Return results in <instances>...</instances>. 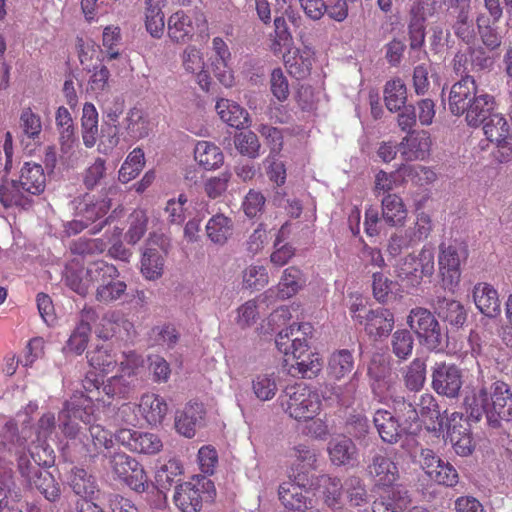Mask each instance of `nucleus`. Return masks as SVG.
Wrapping results in <instances>:
<instances>
[{
	"label": "nucleus",
	"instance_id": "nucleus-1",
	"mask_svg": "<svg viewBox=\"0 0 512 512\" xmlns=\"http://www.w3.org/2000/svg\"><path fill=\"white\" fill-rule=\"evenodd\" d=\"M495 97L479 87L475 75H465L454 83L449 93V109L465 115L470 127H479L496 110Z\"/></svg>",
	"mask_w": 512,
	"mask_h": 512
},
{
	"label": "nucleus",
	"instance_id": "nucleus-2",
	"mask_svg": "<svg viewBox=\"0 0 512 512\" xmlns=\"http://www.w3.org/2000/svg\"><path fill=\"white\" fill-rule=\"evenodd\" d=\"M465 405L471 419L479 421L485 415L491 427H498L500 420H512V393L503 381H483L466 397Z\"/></svg>",
	"mask_w": 512,
	"mask_h": 512
},
{
	"label": "nucleus",
	"instance_id": "nucleus-3",
	"mask_svg": "<svg viewBox=\"0 0 512 512\" xmlns=\"http://www.w3.org/2000/svg\"><path fill=\"white\" fill-rule=\"evenodd\" d=\"M310 323L292 324L280 331L275 339L277 349L285 356H291L289 373L302 378H314L322 369L317 353L309 350L307 336L312 333Z\"/></svg>",
	"mask_w": 512,
	"mask_h": 512
},
{
	"label": "nucleus",
	"instance_id": "nucleus-4",
	"mask_svg": "<svg viewBox=\"0 0 512 512\" xmlns=\"http://www.w3.org/2000/svg\"><path fill=\"white\" fill-rule=\"evenodd\" d=\"M46 175L42 165L25 162L16 178L3 180L0 186V203L5 208H28L33 197L44 192Z\"/></svg>",
	"mask_w": 512,
	"mask_h": 512
},
{
	"label": "nucleus",
	"instance_id": "nucleus-5",
	"mask_svg": "<svg viewBox=\"0 0 512 512\" xmlns=\"http://www.w3.org/2000/svg\"><path fill=\"white\" fill-rule=\"evenodd\" d=\"M94 421L92 401L83 393L74 394L65 402L58 415V427L68 440L62 447L63 454L70 459V454L80 448V439H84L85 427Z\"/></svg>",
	"mask_w": 512,
	"mask_h": 512
},
{
	"label": "nucleus",
	"instance_id": "nucleus-6",
	"mask_svg": "<svg viewBox=\"0 0 512 512\" xmlns=\"http://www.w3.org/2000/svg\"><path fill=\"white\" fill-rule=\"evenodd\" d=\"M279 402L285 413L295 420L313 419L321 408L318 391L302 383L286 387Z\"/></svg>",
	"mask_w": 512,
	"mask_h": 512
},
{
	"label": "nucleus",
	"instance_id": "nucleus-7",
	"mask_svg": "<svg viewBox=\"0 0 512 512\" xmlns=\"http://www.w3.org/2000/svg\"><path fill=\"white\" fill-rule=\"evenodd\" d=\"M272 50L282 55L286 68L294 77L301 79L310 73L312 52L305 46L303 50L294 43L292 34H275Z\"/></svg>",
	"mask_w": 512,
	"mask_h": 512
},
{
	"label": "nucleus",
	"instance_id": "nucleus-8",
	"mask_svg": "<svg viewBox=\"0 0 512 512\" xmlns=\"http://www.w3.org/2000/svg\"><path fill=\"white\" fill-rule=\"evenodd\" d=\"M407 324L419 341L431 351H440L444 346V335L434 314L427 308L415 307L410 310Z\"/></svg>",
	"mask_w": 512,
	"mask_h": 512
},
{
	"label": "nucleus",
	"instance_id": "nucleus-9",
	"mask_svg": "<svg viewBox=\"0 0 512 512\" xmlns=\"http://www.w3.org/2000/svg\"><path fill=\"white\" fill-rule=\"evenodd\" d=\"M214 495V483L206 477L197 476L176 486L173 500L182 512H198L203 501L212 500Z\"/></svg>",
	"mask_w": 512,
	"mask_h": 512
},
{
	"label": "nucleus",
	"instance_id": "nucleus-10",
	"mask_svg": "<svg viewBox=\"0 0 512 512\" xmlns=\"http://www.w3.org/2000/svg\"><path fill=\"white\" fill-rule=\"evenodd\" d=\"M17 467L23 483L29 489L38 490L49 502L59 500L60 486L49 471L32 465L29 457L25 454L19 455Z\"/></svg>",
	"mask_w": 512,
	"mask_h": 512
},
{
	"label": "nucleus",
	"instance_id": "nucleus-11",
	"mask_svg": "<svg viewBox=\"0 0 512 512\" xmlns=\"http://www.w3.org/2000/svg\"><path fill=\"white\" fill-rule=\"evenodd\" d=\"M111 208V199L102 194H89L78 196L73 201L75 217H83L90 225L92 234L99 233L109 222L106 217Z\"/></svg>",
	"mask_w": 512,
	"mask_h": 512
},
{
	"label": "nucleus",
	"instance_id": "nucleus-12",
	"mask_svg": "<svg viewBox=\"0 0 512 512\" xmlns=\"http://www.w3.org/2000/svg\"><path fill=\"white\" fill-rule=\"evenodd\" d=\"M465 246L457 242L441 243L438 264L444 289L454 291L461 278V264L467 259Z\"/></svg>",
	"mask_w": 512,
	"mask_h": 512
},
{
	"label": "nucleus",
	"instance_id": "nucleus-13",
	"mask_svg": "<svg viewBox=\"0 0 512 512\" xmlns=\"http://www.w3.org/2000/svg\"><path fill=\"white\" fill-rule=\"evenodd\" d=\"M398 278L407 285L415 287L421 283L424 277L431 276L434 272V250L425 245L418 256L408 255L402 258L395 269Z\"/></svg>",
	"mask_w": 512,
	"mask_h": 512
},
{
	"label": "nucleus",
	"instance_id": "nucleus-14",
	"mask_svg": "<svg viewBox=\"0 0 512 512\" xmlns=\"http://www.w3.org/2000/svg\"><path fill=\"white\" fill-rule=\"evenodd\" d=\"M463 385L462 370L453 363L436 362L431 368V387L441 396L458 398Z\"/></svg>",
	"mask_w": 512,
	"mask_h": 512
},
{
	"label": "nucleus",
	"instance_id": "nucleus-15",
	"mask_svg": "<svg viewBox=\"0 0 512 512\" xmlns=\"http://www.w3.org/2000/svg\"><path fill=\"white\" fill-rule=\"evenodd\" d=\"M308 479L300 473L293 480L283 482L279 486V500L283 506L295 512H306L313 508V498L310 491L306 489Z\"/></svg>",
	"mask_w": 512,
	"mask_h": 512
},
{
	"label": "nucleus",
	"instance_id": "nucleus-16",
	"mask_svg": "<svg viewBox=\"0 0 512 512\" xmlns=\"http://www.w3.org/2000/svg\"><path fill=\"white\" fill-rule=\"evenodd\" d=\"M419 462L426 475L434 482L447 487L458 483V472L449 462L442 460L431 449H421Z\"/></svg>",
	"mask_w": 512,
	"mask_h": 512
},
{
	"label": "nucleus",
	"instance_id": "nucleus-17",
	"mask_svg": "<svg viewBox=\"0 0 512 512\" xmlns=\"http://www.w3.org/2000/svg\"><path fill=\"white\" fill-rule=\"evenodd\" d=\"M89 434L80 439V448L75 451V455L70 454V460L89 459L90 461L98 457L105 449H109L112 444V434L99 424L92 422L85 427Z\"/></svg>",
	"mask_w": 512,
	"mask_h": 512
},
{
	"label": "nucleus",
	"instance_id": "nucleus-18",
	"mask_svg": "<svg viewBox=\"0 0 512 512\" xmlns=\"http://www.w3.org/2000/svg\"><path fill=\"white\" fill-rule=\"evenodd\" d=\"M116 440L132 452L156 454L162 449L160 438L149 432L120 429L115 434Z\"/></svg>",
	"mask_w": 512,
	"mask_h": 512
},
{
	"label": "nucleus",
	"instance_id": "nucleus-19",
	"mask_svg": "<svg viewBox=\"0 0 512 512\" xmlns=\"http://www.w3.org/2000/svg\"><path fill=\"white\" fill-rule=\"evenodd\" d=\"M137 364L126 360L121 362L120 374L112 376L103 384V392L109 397H126L135 387Z\"/></svg>",
	"mask_w": 512,
	"mask_h": 512
},
{
	"label": "nucleus",
	"instance_id": "nucleus-20",
	"mask_svg": "<svg viewBox=\"0 0 512 512\" xmlns=\"http://www.w3.org/2000/svg\"><path fill=\"white\" fill-rule=\"evenodd\" d=\"M431 138L427 131L413 130L399 143L398 151L406 161L424 160L429 156Z\"/></svg>",
	"mask_w": 512,
	"mask_h": 512
},
{
	"label": "nucleus",
	"instance_id": "nucleus-21",
	"mask_svg": "<svg viewBox=\"0 0 512 512\" xmlns=\"http://www.w3.org/2000/svg\"><path fill=\"white\" fill-rule=\"evenodd\" d=\"M363 318L366 334L374 339L387 337L394 327L393 313L382 307L365 311Z\"/></svg>",
	"mask_w": 512,
	"mask_h": 512
},
{
	"label": "nucleus",
	"instance_id": "nucleus-22",
	"mask_svg": "<svg viewBox=\"0 0 512 512\" xmlns=\"http://www.w3.org/2000/svg\"><path fill=\"white\" fill-rule=\"evenodd\" d=\"M374 426L383 442L397 443L406 432L407 427L402 426L397 417L386 409H378L373 416Z\"/></svg>",
	"mask_w": 512,
	"mask_h": 512
},
{
	"label": "nucleus",
	"instance_id": "nucleus-23",
	"mask_svg": "<svg viewBox=\"0 0 512 512\" xmlns=\"http://www.w3.org/2000/svg\"><path fill=\"white\" fill-rule=\"evenodd\" d=\"M367 473L376 486L390 487L399 477L397 465L387 456L375 454L367 465Z\"/></svg>",
	"mask_w": 512,
	"mask_h": 512
},
{
	"label": "nucleus",
	"instance_id": "nucleus-24",
	"mask_svg": "<svg viewBox=\"0 0 512 512\" xmlns=\"http://www.w3.org/2000/svg\"><path fill=\"white\" fill-rule=\"evenodd\" d=\"M432 307L442 321L453 327H462L467 320V311L458 300L437 296L432 302Z\"/></svg>",
	"mask_w": 512,
	"mask_h": 512
},
{
	"label": "nucleus",
	"instance_id": "nucleus-25",
	"mask_svg": "<svg viewBox=\"0 0 512 512\" xmlns=\"http://www.w3.org/2000/svg\"><path fill=\"white\" fill-rule=\"evenodd\" d=\"M121 128L123 129L122 135L125 134V139L131 141L148 137L152 129L147 114L137 107L129 109L121 123Z\"/></svg>",
	"mask_w": 512,
	"mask_h": 512
},
{
	"label": "nucleus",
	"instance_id": "nucleus-26",
	"mask_svg": "<svg viewBox=\"0 0 512 512\" xmlns=\"http://www.w3.org/2000/svg\"><path fill=\"white\" fill-rule=\"evenodd\" d=\"M327 451L331 462L336 466L354 467L358 463V449L351 438L331 439Z\"/></svg>",
	"mask_w": 512,
	"mask_h": 512
},
{
	"label": "nucleus",
	"instance_id": "nucleus-27",
	"mask_svg": "<svg viewBox=\"0 0 512 512\" xmlns=\"http://www.w3.org/2000/svg\"><path fill=\"white\" fill-rule=\"evenodd\" d=\"M205 410L201 403H188L183 410L178 411L175 417V428L181 435L192 438L196 428L204 419Z\"/></svg>",
	"mask_w": 512,
	"mask_h": 512
},
{
	"label": "nucleus",
	"instance_id": "nucleus-28",
	"mask_svg": "<svg viewBox=\"0 0 512 512\" xmlns=\"http://www.w3.org/2000/svg\"><path fill=\"white\" fill-rule=\"evenodd\" d=\"M473 299L478 310L489 318L500 315L501 304L497 290L488 283H478L473 288Z\"/></svg>",
	"mask_w": 512,
	"mask_h": 512
},
{
	"label": "nucleus",
	"instance_id": "nucleus-29",
	"mask_svg": "<svg viewBox=\"0 0 512 512\" xmlns=\"http://www.w3.org/2000/svg\"><path fill=\"white\" fill-rule=\"evenodd\" d=\"M274 300L275 291L273 288H270L256 299L246 301L237 309V316L235 319L237 325L241 328H246L253 325L259 316L260 306L265 305L268 308L274 302Z\"/></svg>",
	"mask_w": 512,
	"mask_h": 512
},
{
	"label": "nucleus",
	"instance_id": "nucleus-30",
	"mask_svg": "<svg viewBox=\"0 0 512 512\" xmlns=\"http://www.w3.org/2000/svg\"><path fill=\"white\" fill-rule=\"evenodd\" d=\"M67 483L72 491L84 500H93L95 494L99 492L95 477L83 468L73 467Z\"/></svg>",
	"mask_w": 512,
	"mask_h": 512
},
{
	"label": "nucleus",
	"instance_id": "nucleus-31",
	"mask_svg": "<svg viewBox=\"0 0 512 512\" xmlns=\"http://www.w3.org/2000/svg\"><path fill=\"white\" fill-rule=\"evenodd\" d=\"M207 238L215 245L223 246L232 237L234 222L223 213H216L205 225Z\"/></svg>",
	"mask_w": 512,
	"mask_h": 512
},
{
	"label": "nucleus",
	"instance_id": "nucleus-32",
	"mask_svg": "<svg viewBox=\"0 0 512 512\" xmlns=\"http://www.w3.org/2000/svg\"><path fill=\"white\" fill-rule=\"evenodd\" d=\"M355 367L353 352L348 349H339L332 352L328 358L327 373L334 380H341L348 376Z\"/></svg>",
	"mask_w": 512,
	"mask_h": 512
},
{
	"label": "nucleus",
	"instance_id": "nucleus-33",
	"mask_svg": "<svg viewBox=\"0 0 512 512\" xmlns=\"http://www.w3.org/2000/svg\"><path fill=\"white\" fill-rule=\"evenodd\" d=\"M165 266V254L158 248H145L140 261V272L149 281L162 277Z\"/></svg>",
	"mask_w": 512,
	"mask_h": 512
},
{
	"label": "nucleus",
	"instance_id": "nucleus-34",
	"mask_svg": "<svg viewBox=\"0 0 512 512\" xmlns=\"http://www.w3.org/2000/svg\"><path fill=\"white\" fill-rule=\"evenodd\" d=\"M215 108L221 120L229 126L242 129L248 125V112L236 102L220 99L217 101Z\"/></svg>",
	"mask_w": 512,
	"mask_h": 512
},
{
	"label": "nucleus",
	"instance_id": "nucleus-35",
	"mask_svg": "<svg viewBox=\"0 0 512 512\" xmlns=\"http://www.w3.org/2000/svg\"><path fill=\"white\" fill-rule=\"evenodd\" d=\"M382 219L390 226L404 224L408 211L402 198L394 193H388L381 199Z\"/></svg>",
	"mask_w": 512,
	"mask_h": 512
},
{
	"label": "nucleus",
	"instance_id": "nucleus-36",
	"mask_svg": "<svg viewBox=\"0 0 512 512\" xmlns=\"http://www.w3.org/2000/svg\"><path fill=\"white\" fill-rule=\"evenodd\" d=\"M139 410L147 423L158 425L164 420L168 405L164 398L157 394H145L141 397Z\"/></svg>",
	"mask_w": 512,
	"mask_h": 512
},
{
	"label": "nucleus",
	"instance_id": "nucleus-37",
	"mask_svg": "<svg viewBox=\"0 0 512 512\" xmlns=\"http://www.w3.org/2000/svg\"><path fill=\"white\" fill-rule=\"evenodd\" d=\"M196 162L205 170H215L224 162V155L221 149L209 141H198L194 148Z\"/></svg>",
	"mask_w": 512,
	"mask_h": 512
},
{
	"label": "nucleus",
	"instance_id": "nucleus-38",
	"mask_svg": "<svg viewBox=\"0 0 512 512\" xmlns=\"http://www.w3.org/2000/svg\"><path fill=\"white\" fill-rule=\"evenodd\" d=\"M55 123L59 132L61 149L67 153L76 142L75 125L69 110L60 106L55 114Z\"/></svg>",
	"mask_w": 512,
	"mask_h": 512
},
{
	"label": "nucleus",
	"instance_id": "nucleus-39",
	"mask_svg": "<svg viewBox=\"0 0 512 512\" xmlns=\"http://www.w3.org/2000/svg\"><path fill=\"white\" fill-rule=\"evenodd\" d=\"M375 364L376 361L373 359L367 369L372 393L380 402H386L388 399L393 401L394 384L390 378L385 377L383 371L375 367Z\"/></svg>",
	"mask_w": 512,
	"mask_h": 512
},
{
	"label": "nucleus",
	"instance_id": "nucleus-40",
	"mask_svg": "<svg viewBox=\"0 0 512 512\" xmlns=\"http://www.w3.org/2000/svg\"><path fill=\"white\" fill-rule=\"evenodd\" d=\"M411 502L408 491L402 487H392L388 496L381 501H375L372 506L373 512H401Z\"/></svg>",
	"mask_w": 512,
	"mask_h": 512
},
{
	"label": "nucleus",
	"instance_id": "nucleus-41",
	"mask_svg": "<svg viewBox=\"0 0 512 512\" xmlns=\"http://www.w3.org/2000/svg\"><path fill=\"white\" fill-rule=\"evenodd\" d=\"M305 284L303 273L296 267H288L284 270L280 282L275 291V298L287 299L295 295Z\"/></svg>",
	"mask_w": 512,
	"mask_h": 512
},
{
	"label": "nucleus",
	"instance_id": "nucleus-42",
	"mask_svg": "<svg viewBox=\"0 0 512 512\" xmlns=\"http://www.w3.org/2000/svg\"><path fill=\"white\" fill-rule=\"evenodd\" d=\"M98 112L94 104L86 102L82 109L81 134L85 147L92 148L98 136Z\"/></svg>",
	"mask_w": 512,
	"mask_h": 512
},
{
	"label": "nucleus",
	"instance_id": "nucleus-43",
	"mask_svg": "<svg viewBox=\"0 0 512 512\" xmlns=\"http://www.w3.org/2000/svg\"><path fill=\"white\" fill-rule=\"evenodd\" d=\"M426 359L415 358L403 369V381L405 387L411 392H419L425 385L427 374Z\"/></svg>",
	"mask_w": 512,
	"mask_h": 512
},
{
	"label": "nucleus",
	"instance_id": "nucleus-44",
	"mask_svg": "<svg viewBox=\"0 0 512 512\" xmlns=\"http://www.w3.org/2000/svg\"><path fill=\"white\" fill-rule=\"evenodd\" d=\"M317 485L322 489L324 502L327 506L332 509H339L342 503L344 483L337 477L324 474L318 477Z\"/></svg>",
	"mask_w": 512,
	"mask_h": 512
},
{
	"label": "nucleus",
	"instance_id": "nucleus-45",
	"mask_svg": "<svg viewBox=\"0 0 512 512\" xmlns=\"http://www.w3.org/2000/svg\"><path fill=\"white\" fill-rule=\"evenodd\" d=\"M278 381L274 372L256 374L251 381L253 394L263 402L273 399L278 391Z\"/></svg>",
	"mask_w": 512,
	"mask_h": 512
},
{
	"label": "nucleus",
	"instance_id": "nucleus-46",
	"mask_svg": "<svg viewBox=\"0 0 512 512\" xmlns=\"http://www.w3.org/2000/svg\"><path fill=\"white\" fill-rule=\"evenodd\" d=\"M384 101L387 109L391 112L401 110L407 101V88L400 79H392L385 84Z\"/></svg>",
	"mask_w": 512,
	"mask_h": 512
},
{
	"label": "nucleus",
	"instance_id": "nucleus-47",
	"mask_svg": "<svg viewBox=\"0 0 512 512\" xmlns=\"http://www.w3.org/2000/svg\"><path fill=\"white\" fill-rule=\"evenodd\" d=\"M85 275H87L91 286L95 283L102 285L108 281L117 279L120 276V272L115 265L104 260H97L88 264L85 269Z\"/></svg>",
	"mask_w": 512,
	"mask_h": 512
},
{
	"label": "nucleus",
	"instance_id": "nucleus-48",
	"mask_svg": "<svg viewBox=\"0 0 512 512\" xmlns=\"http://www.w3.org/2000/svg\"><path fill=\"white\" fill-rule=\"evenodd\" d=\"M102 322L103 329L98 331V336L103 339H109L121 329L130 335L134 327L131 321L117 311L107 312L102 318Z\"/></svg>",
	"mask_w": 512,
	"mask_h": 512
},
{
	"label": "nucleus",
	"instance_id": "nucleus-49",
	"mask_svg": "<svg viewBox=\"0 0 512 512\" xmlns=\"http://www.w3.org/2000/svg\"><path fill=\"white\" fill-rule=\"evenodd\" d=\"M127 295V284L123 280L113 279L105 284L97 285L95 299L102 304H112Z\"/></svg>",
	"mask_w": 512,
	"mask_h": 512
},
{
	"label": "nucleus",
	"instance_id": "nucleus-50",
	"mask_svg": "<svg viewBox=\"0 0 512 512\" xmlns=\"http://www.w3.org/2000/svg\"><path fill=\"white\" fill-rule=\"evenodd\" d=\"M419 418L428 419L433 423H436L439 428H443L444 423L448 421V413L444 411L440 412L439 405L435 397L430 393H424L421 395L419 403L417 404Z\"/></svg>",
	"mask_w": 512,
	"mask_h": 512
},
{
	"label": "nucleus",
	"instance_id": "nucleus-51",
	"mask_svg": "<svg viewBox=\"0 0 512 512\" xmlns=\"http://www.w3.org/2000/svg\"><path fill=\"white\" fill-rule=\"evenodd\" d=\"M145 165L144 151L141 148H135L131 151L119 170L118 179L122 183H128L136 178Z\"/></svg>",
	"mask_w": 512,
	"mask_h": 512
},
{
	"label": "nucleus",
	"instance_id": "nucleus-52",
	"mask_svg": "<svg viewBox=\"0 0 512 512\" xmlns=\"http://www.w3.org/2000/svg\"><path fill=\"white\" fill-rule=\"evenodd\" d=\"M89 364L103 374H108L114 370L117 364L115 355L110 352L107 345L97 346L94 350L87 352Z\"/></svg>",
	"mask_w": 512,
	"mask_h": 512
},
{
	"label": "nucleus",
	"instance_id": "nucleus-53",
	"mask_svg": "<svg viewBox=\"0 0 512 512\" xmlns=\"http://www.w3.org/2000/svg\"><path fill=\"white\" fill-rule=\"evenodd\" d=\"M447 437L456 452L460 456H468L473 451L472 437L467 427L448 425Z\"/></svg>",
	"mask_w": 512,
	"mask_h": 512
},
{
	"label": "nucleus",
	"instance_id": "nucleus-54",
	"mask_svg": "<svg viewBox=\"0 0 512 512\" xmlns=\"http://www.w3.org/2000/svg\"><path fill=\"white\" fill-rule=\"evenodd\" d=\"M346 429L360 445L368 446L370 444V425L365 415L359 413L350 415L346 422Z\"/></svg>",
	"mask_w": 512,
	"mask_h": 512
},
{
	"label": "nucleus",
	"instance_id": "nucleus-55",
	"mask_svg": "<svg viewBox=\"0 0 512 512\" xmlns=\"http://www.w3.org/2000/svg\"><path fill=\"white\" fill-rule=\"evenodd\" d=\"M344 492L351 506L362 507L369 503L365 484L360 477H348L344 482Z\"/></svg>",
	"mask_w": 512,
	"mask_h": 512
},
{
	"label": "nucleus",
	"instance_id": "nucleus-56",
	"mask_svg": "<svg viewBox=\"0 0 512 512\" xmlns=\"http://www.w3.org/2000/svg\"><path fill=\"white\" fill-rule=\"evenodd\" d=\"M19 127L22 135L33 141H39L42 132V122L38 114L31 108L22 110L19 118Z\"/></svg>",
	"mask_w": 512,
	"mask_h": 512
},
{
	"label": "nucleus",
	"instance_id": "nucleus-57",
	"mask_svg": "<svg viewBox=\"0 0 512 512\" xmlns=\"http://www.w3.org/2000/svg\"><path fill=\"white\" fill-rule=\"evenodd\" d=\"M414 339L410 331L400 329L393 333L391 338V349L399 360H406L413 351Z\"/></svg>",
	"mask_w": 512,
	"mask_h": 512
},
{
	"label": "nucleus",
	"instance_id": "nucleus-58",
	"mask_svg": "<svg viewBox=\"0 0 512 512\" xmlns=\"http://www.w3.org/2000/svg\"><path fill=\"white\" fill-rule=\"evenodd\" d=\"M483 132L490 142L497 141L503 137L508 136L509 127L506 119L500 113L495 111L489 118L482 123Z\"/></svg>",
	"mask_w": 512,
	"mask_h": 512
},
{
	"label": "nucleus",
	"instance_id": "nucleus-59",
	"mask_svg": "<svg viewBox=\"0 0 512 512\" xmlns=\"http://www.w3.org/2000/svg\"><path fill=\"white\" fill-rule=\"evenodd\" d=\"M284 230L285 225L278 231L273 244L274 251L270 255L271 263L277 267L284 266L295 255V248L288 243H283Z\"/></svg>",
	"mask_w": 512,
	"mask_h": 512
},
{
	"label": "nucleus",
	"instance_id": "nucleus-60",
	"mask_svg": "<svg viewBox=\"0 0 512 512\" xmlns=\"http://www.w3.org/2000/svg\"><path fill=\"white\" fill-rule=\"evenodd\" d=\"M392 408L394 410L393 414L397 417L398 421H402V426L416 423L419 420L417 407L402 396H395L393 398Z\"/></svg>",
	"mask_w": 512,
	"mask_h": 512
},
{
	"label": "nucleus",
	"instance_id": "nucleus-61",
	"mask_svg": "<svg viewBox=\"0 0 512 512\" xmlns=\"http://www.w3.org/2000/svg\"><path fill=\"white\" fill-rule=\"evenodd\" d=\"M148 217L143 210H135L129 216V229L125 235L130 244H136L146 233Z\"/></svg>",
	"mask_w": 512,
	"mask_h": 512
},
{
	"label": "nucleus",
	"instance_id": "nucleus-62",
	"mask_svg": "<svg viewBox=\"0 0 512 512\" xmlns=\"http://www.w3.org/2000/svg\"><path fill=\"white\" fill-rule=\"evenodd\" d=\"M90 333L91 327L85 325H76L67 340L64 350L76 355H81L87 348Z\"/></svg>",
	"mask_w": 512,
	"mask_h": 512
},
{
	"label": "nucleus",
	"instance_id": "nucleus-63",
	"mask_svg": "<svg viewBox=\"0 0 512 512\" xmlns=\"http://www.w3.org/2000/svg\"><path fill=\"white\" fill-rule=\"evenodd\" d=\"M132 467H136V459L126 453L116 452L109 456V469L115 479L123 481Z\"/></svg>",
	"mask_w": 512,
	"mask_h": 512
},
{
	"label": "nucleus",
	"instance_id": "nucleus-64",
	"mask_svg": "<svg viewBox=\"0 0 512 512\" xmlns=\"http://www.w3.org/2000/svg\"><path fill=\"white\" fill-rule=\"evenodd\" d=\"M243 282L247 288L260 290L269 282L267 269L262 265H251L243 273Z\"/></svg>",
	"mask_w": 512,
	"mask_h": 512
}]
</instances>
